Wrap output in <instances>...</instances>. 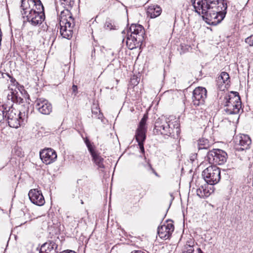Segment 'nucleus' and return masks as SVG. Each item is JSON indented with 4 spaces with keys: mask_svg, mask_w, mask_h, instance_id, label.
Wrapping results in <instances>:
<instances>
[{
    "mask_svg": "<svg viewBox=\"0 0 253 253\" xmlns=\"http://www.w3.org/2000/svg\"><path fill=\"white\" fill-rule=\"evenodd\" d=\"M193 5L196 12L202 13L206 22L212 25L223 19L227 7L224 0H194Z\"/></svg>",
    "mask_w": 253,
    "mask_h": 253,
    "instance_id": "obj_1",
    "label": "nucleus"
},
{
    "mask_svg": "<svg viewBox=\"0 0 253 253\" xmlns=\"http://www.w3.org/2000/svg\"><path fill=\"white\" fill-rule=\"evenodd\" d=\"M22 15L33 26L41 24L44 19L43 6L40 0H21Z\"/></svg>",
    "mask_w": 253,
    "mask_h": 253,
    "instance_id": "obj_2",
    "label": "nucleus"
},
{
    "mask_svg": "<svg viewBox=\"0 0 253 253\" xmlns=\"http://www.w3.org/2000/svg\"><path fill=\"white\" fill-rule=\"evenodd\" d=\"M61 6L64 8L60 16V32L63 38L70 39L73 35V28L75 26L74 19L70 9L74 4L73 0H60Z\"/></svg>",
    "mask_w": 253,
    "mask_h": 253,
    "instance_id": "obj_3",
    "label": "nucleus"
},
{
    "mask_svg": "<svg viewBox=\"0 0 253 253\" xmlns=\"http://www.w3.org/2000/svg\"><path fill=\"white\" fill-rule=\"evenodd\" d=\"M29 104L26 103L22 106L20 111L17 110L13 105L8 106L5 105L4 119H5L9 126L18 128L26 121L29 113Z\"/></svg>",
    "mask_w": 253,
    "mask_h": 253,
    "instance_id": "obj_4",
    "label": "nucleus"
},
{
    "mask_svg": "<svg viewBox=\"0 0 253 253\" xmlns=\"http://www.w3.org/2000/svg\"><path fill=\"white\" fill-rule=\"evenodd\" d=\"M154 130L157 134L175 137L180 133L179 125L176 121L170 122L165 118L158 119L155 124Z\"/></svg>",
    "mask_w": 253,
    "mask_h": 253,
    "instance_id": "obj_5",
    "label": "nucleus"
},
{
    "mask_svg": "<svg viewBox=\"0 0 253 253\" xmlns=\"http://www.w3.org/2000/svg\"><path fill=\"white\" fill-rule=\"evenodd\" d=\"M224 111L227 115L237 114L241 108V98L237 92L231 91L225 97Z\"/></svg>",
    "mask_w": 253,
    "mask_h": 253,
    "instance_id": "obj_6",
    "label": "nucleus"
},
{
    "mask_svg": "<svg viewBox=\"0 0 253 253\" xmlns=\"http://www.w3.org/2000/svg\"><path fill=\"white\" fill-rule=\"evenodd\" d=\"M202 176L207 183L214 185L220 179V170L215 165L211 166L203 171Z\"/></svg>",
    "mask_w": 253,
    "mask_h": 253,
    "instance_id": "obj_7",
    "label": "nucleus"
},
{
    "mask_svg": "<svg viewBox=\"0 0 253 253\" xmlns=\"http://www.w3.org/2000/svg\"><path fill=\"white\" fill-rule=\"evenodd\" d=\"M207 157L210 163L221 165L227 161V154L221 149H212L207 152Z\"/></svg>",
    "mask_w": 253,
    "mask_h": 253,
    "instance_id": "obj_8",
    "label": "nucleus"
},
{
    "mask_svg": "<svg viewBox=\"0 0 253 253\" xmlns=\"http://www.w3.org/2000/svg\"><path fill=\"white\" fill-rule=\"evenodd\" d=\"M35 107L40 113L43 115H49L52 110L51 104L43 98L37 99L35 101Z\"/></svg>",
    "mask_w": 253,
    "mask_h": 253,
    "instance_id": "obj_9",
    "label": "nucleus"
},
{
    "mask_svg": "<svg viewBox=\"0 0 253 253\" xmlns=\"http://www.w3.org/2000/svg\"><path fill=\"white\" fill-rule=\"evenodd\" d=\"M207 98V90L205 87H198L193 91L192 102L195 106L204 104Z\"/></svg>",
    "mask_w": 253,
    "mask_h": 253,
    "instance_id": "obj_10",
    "label": "nucleus"
},
{
    "mask_svg": "<svg viewBox=\"0 0 253 253\" xmlns=\"http://www.w3.org/2000/svg\"><path fill=\"white\" fill-rule=\"evenodd\" d=\"M235 140L236 148L238 151H243L248 149L251 144L250 137L246 134L237 136Z\"/></svg>",
    "mask_w": 253,
    "mask_h": 253,
    "instance_id": "obj_11",
    "label": "nucleus"
},
{
    "mask_svg": "<svg viewBox=\"0 0 253 253\" xmlns=\"http://www.w3.org/2000/svg\"><path fill=\"white\" fill-rule=\"evenodd\" d=\"M40 158L46 165H49L54 162L57 159L56 152L51 149H43L40 152Z\"/></svg>",
    "mask_w": 253,
    "mask_h": 253,
    "instance_id": "obj_12",
    "label": "nucleus"
},
{
    "mask_svg": "<svg viewBox=\"0 0 253 253\" xmlns=\"http://www.w3.org/2000/svg\"><path fill=\"white\" fill-rule=\"evenodd\" d=\"M28 196L31 202L37 206H41L45 203L42 192L37 189H31L28 193Z\"/></svg>",
    "mask_w": 253,
    "mask_h": 253,
    "instance_id": "obj_13",
    "label": "nucleus"
},
{
    "mask_svg": "<svg viewBox=\"0 0 253 253\" xmlns=\"http://www.w3.org/2000/svg\"><path fill=\"white\" fill-rule=\"evenodd\" d=\"M174 225L171 223H167V225H163L158 228V234L160 238L168 239L171 236L174 231Z\"/></svg>",
    "mask_w": 253,
    "mask_h": 253,
    "instance_id": "obj_14",
    "label": "nucleus"
},
{
    "mask_svg": "<svg viewBox=\"0 0 253 253\" xmlns=\"http://www.w3.org/2000/svg\"><path fill=\"white\" fill-rule=\"evenodd\" d=\"M130 33V35L135 36L139 40L144 39L145 35V30L144 27L139 24H131L128 30V33Z\"/></svg>",
    "mask_w": 253,
    "mask_h": 253,
    "instance_id": "obj_15",
    "label": "nucleus"
},
{
    "mask_svg": "<svg viewBox=\"0 0 253 253\" xmlns=\"http://www.w3.org/2000/svg\"><path fill=\"white\" fill-rule=\"evenodd\" d=\"M147 119V115H144L141 119L135 132V135L138 136L139 138L143 139L146 137L147 127L146 126V124Z\"/></svg>",
    "mask_w": 253,
    "mask_h": 253,
    "instance_id": "obj_16",
    "label": "nucleus"
},
{
    "mask_svg": "<svg viewBox=\"0 0 253 253\" xmlns=\"http://www.w3.org/2000/svg\"><path fill=\"white\" fill-rule=\"evenodd\" d=\"M57 248V244L53 241H50L41 246L39 253H58Z\"/></svg>",
    "mask_w": 253,
    "mask_h": 253,
    "instance_id": "obj_17",
    "label": "nucleus"
},
{
    "mask_svg": "<svg viewBox=\"0 0 253 253\" xmlns=\"http://www.w3.org/2000/svg\"><path fill=\"white\" fill-rule=\"evenodd\" d=\"M138 40V38L136 37L132 36L127 33L126 40V44L127 47L129 49L132 50L140 46L143 40Z\"/></svg>",
    "mask_w": 253,
    "mask_h": 253,
    "instance_id": "obj_18",
    "label": "nucleus"
},
{
    "mask_svg": "<svg viewBox=\"0 0 253 253\" xmlns=\"http://www.w3.org/2000/svg\"><path fill=\"white\" fill-rule=\"evenodd\" d=\"M161 8L158 5L153 4L148 6L147 11L148 16L151 18H155L161 15Z\"/></svg>",
    "mask_w": 253,
    "mask_h": 253,
    "instance_id": "obj_19",
    "label": "nucleus"
},
{
    "mask_svg": "<svg viewBox=\"0 0 253 253\" xmlns=\"http://www.w3.org/2000/svg\"><path fill=\"white\" fill-rule=\"evenodd\" d=\"M212 143H210V141L207 139L204 138L199 139L197 142V147L198 149L199 152L201 150H205L207 152L208 151V149L211 146Z\"/></svg>",
    "mask_w": 253,
    "mask_h": 253,
    "instance_id": "obj_20",
    "label": "nucleus"
},
{
    "mask_svg": "<svg viewBox=\"0 0 253 253\" xmlns=\"http://www.w3.org/2000/svg\"><path fill=\"white\" fill-rule=\"evenodd\" d=\"M230 83V78L228 74L225 72L221 73L220 76H218L217 80V83L218 85L224 84L225 87L228 85Z\"/></svg>",
    "mask_w": 253,
    "mask_h": 253,
    "instance_id": "obj_21",
    "label": "nucleus"
},
{
    "mask_svg": "<svg viewBox=\"0 0 253 253\" xmlns=\"http://www.w3.org/2000/svg\"><path fill=\"white\" fill-rule=\"evenodd\" d=\"M91 157L93 162L98 167V168H104L105 167L103 164L104 159L100 155L98 152L92 155Z\"/></svg>",
    "mask_w": 253,
    "mask_h": 253,
    "instance_id": "obj_22",
    "label": "nucleus"
},
{
    "mask_svg": "<svg viewBox=\"0 0 253 253\" xmlns=\"http://www.w3.org/2000/svg\"><path fill=\"white\" fill-rule=\"evenodd\" d=\"M211 194L210 192L206 186H201L197 190V195L200 198H205L209 197Z\"/></svg>",
    "mask_w": 253,
    "mask_h": 253,
    "instance_id": "obj_23",
    "label": "nucleus"
},
{
    "mask_svg": "<svg viewBox=\"0 0 253 253\" xmlns=\"http://www.w3.org/2000/svg\"><path fill=\"white\" fill-rule=\"evenodd\" d=\"M135 139L137 141V142L138 143V145L139 146L141 152L143 154L144 153L145 150H144V142L146 139V137H145L144 139L141 138H139L138 136L135 135Z\"/></svg>",
    "mask_w": 253,
    "mask_h": 253,
    "instance_id": "obj_24",
    "label": "nucleus"
},
{
    "mask_svg": "<svg viewBox=\"0 0 253 253\" xmlns=\"http://www.w3.org/2000/svg\"><path fill=\"white\" fill-rule=\"evenodd\" d=\"M85 143L91 156L97 152L94 150L92 144L88 139L86 138L85 140Z\"/></svg>",
    "mask_w": 253,
    "mask_h": 253,
    "instance_id": "obj_25",
    "label": "nucleus"
},
{
    "mask_svg": "<svg viewBox=\"0 0 253 253\" xmlns=\"http://www.w3.org/2000/svg\"><path fill=\"white\" fill-rule=\"evenodd\" d=\"M7 98H8V100L11 99V101L13 102H18L19 101L20 102L21 100H22L21 98V97L18 98V97L16 96V95L15 94H14L13 92H11V95L8 94Z\"/></svg>",
    "mask_w": 253,
    "mask_h": 253,
    "instance_id": "obj_26",
    "label": "nucleus"
},
{
    "mask_svg": "<svg viewBox=\"0 0 253 253\" xmlns=\"http://www.w3.org/2000/svg\"><path fill=\"white\" fill-rule=\"evenodd\" d=\"M5 79L6 80L8 81L11 79V81L12 82L13 78L8 74L6 73H3L0 71V79Z\"/></svg>",
    "mask_w": 253,
    "mask_h": 253,
    "instance_id": "obj_27",
    "label": "nucleus"
},
{
    "mask_svg": "<svg viewBox=\"0 0 253 253\" xmlns=\"http://www.w3.org/2000/svg\"><path fill=\"white\" fill-rule=\"evenodd\" d=\"M194 251V250L193 246H190L187 244L184 246L183 253H193Z\"/></svg>",
    "mask_w": 253,
    "mask_h": 253,
    "instance_id": "obj_28",
    "label": "nucleus"
},
{
    "mask_svg": "<svg viewBox=\"0 0 253 253\" xmlns=\"http://www.w3.org/2000/svg\"><path fill=\"white\" fill-rule=\"evenodd\" d=\"M189 48V46L187 45L181 44L180 49H178V50H179L180 54H182L187 51Z\"/></svg>",
    "mask_w": 253,
    "mask_h": 253,
    "instance_id": "obj_29",
    "label": "nucleus"
},
{
    "mask_svg": "<svg viewBox=\"0 0 253 253\" xmlns=\"http://www.w3.org/2000/svg\"><path fill=\"white\" fill-rule=\"evenodd\" d=\"M4 107L5 105H2L0 107V123L4 120V110L6 109Z\"/></svg>",
    "mask_w": 253,
    "mask_h": 253,
    "instance_id": "obj_30",
    "label": "nucleus"
},
{
    "mask_svg": "<svg viewBox=\"0 0 253 253\" xmlns=\"http://www.w3.org/2000/svg\"><path fill=\"white\" fill-rule=\"evenodd\" d=\"M245 42L249 44L250 46H253V35L247 38Z\"/></svg>",
    "mask_w": 253,
    "mask_h": 253,
    "instance_id": "obj_31",
    "label": "nucleus"
},
{
    "mask_svg": "<svg viewBox=\"0 0 253 253\" xmlns=\"http://www.w3.org/2000/svg\"><path fill=\"white\" fill-rule=\"evenodd\" d=\"M104 27L106 29H111L112 25L111 23L106 22L105 24Z\"/></svg>",
    "mask_w": 253,
    "mask_h": 253,
    "instance_id": "obj_32",
    "label": "nucleus"
},
{
    "mask_svg": "<svg viewBox=\"0 0 253 253\" xmlns=\"http://www.w3.org/2000/svg\"><path fill=\"white\" fill-rule=\"evenodd\" d=\"M72 90L73 92L75 93V94L77 93V90H78V87L76 85H73L72 86Z\"/></svg>",
    "mask_w": 253,
    "mask_h": 253,
    "instance_id": "obj_33",
    "label": "nucleus"
},
{
    "mask_svg": "<svg viewBox=\"0 0 253 253\" xmlns=\"http://www.w3.org/2000/svg\"><path fill=\"white\" fill-rule=\"evenodd\" d=\"M60 253H76V252L72 250H66L60 252Z\"/></svg>",
    "mask_w": 253,
    "mask_h": 253,
    "instance_id": "obj_34",
    "label": "nucleus"
},
{
    "mask_svg": "<svg viewBox=\"0 0 253 253\" xmlns=\"http://www.w3.org/2000/svg\"><path fill=\"white\" fill-rule=\"evenodd\" d=\"M130 253H145L141 251H132Z\"/></svg>",
    "mask_w": 253,
    "mask_h": 253,
    "instance_id": "obj_35",
    "label": "nucleus"
},
{
    "mask_svg": "<svg viewBox=\"0 0 253 253\" xmlns=\"http://www.w3.org/2000/svg\"><path fill=\"white\" fill-rule=\"evenodd\" d=\"M198 253H204L203 252V251L201 250L200 248H198L197 249Z\"/></svg>",
    "mask_w": 253,
    "mask_h": 253,
    "instance_id": "obj_36",
    "label": "nucleus"
},
{
    "mask_svg": "<svg viewBox=\"0 0 253 253\" xmlns=\"http://www.w3.org/2000/svg\"><path fill=\"white\" fill-rule=\"evenodd\" d=\"M148 166L149 167L150 169L152 170H154L152 168L151 165L150 164H148Z\"/></svg>",
    "mask_w": 253,
    "mask_h": 253,
    "instance_id": "obj_37",
    "label": "nucleus"
},
{
    "mask_svg": "<svg viewBox=\"0 0 253 253\" xmlns=\"http://www.w3.org/2000/svg\"><path fill=\"white\" fill-rule=\"evenodd\" d=\"M197 155V154H194V155H193V156H192V157L193 158H194H194H195Z\"/></svg>",
    "mask_w": 253,
    "mask_h": 253,
    "instance_id": "obj_38",
    "label": "nucleus"
},
{
    "mask_svg": "<svg viewBox=\"0 0 253 253\" xmlns=\"http://www.w3.org/2000/svg\"><path fill=\"white\" fill-rule=\"evenodd\" d=\"M81 204H84V202H83V200H81Z\"/></svg>",
    "mask_w": 253,
    "mask_h": 253,
    "instance_id": "obj_39",
    "label": "nucleus"
},
{
    "mask_svg": "<svg viewBox=\"0 0 253 253\" xmlns=\"http://www.w3.org/2000/svg\"><path fill=\"white\" fill-rule=\"evenodd\" d=\"M191 160H193H193H194V158H191Z\"/></svg>",
    "mask_w": 253,
    "mask_h": 253,
    "instance_id": "obj_40",
    "label": "nucleus"
},
{
    "mask_svg": "<svg viewBox=\"0 0 253 253\" xmlns=\"http://www.w3.org/2000/svg\"><path fill=\"white\" fill-rule=\"evenodd\" d=\"M122 33H123H123L125 34V32H124V31H123Z\"/></svg>",
    "mask_w": 253,
    "mask_h": 253,
    "instance_id": "obj_41",
    "label": "nucleus"
}]
</instances>
